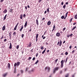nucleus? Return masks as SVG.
<instances>
[{
  "instance_id": "obj_55",
  "label": "nucleus",
  "mask_w": 77,
  "mask_h": 77,
  "mask_svg": "<svg viewBox=\"0 0 77 77\" xmlns=\"http://www.w3.org/2000/svg\"><path fill=\"white\" fill-rule=\"evenodd\" d=\"M63 3H64L63 2H62L61 3V5H63Z\"/></svg>"
},
{
  "instance_id": "obj_37",
  "label": "nucleus",
  "mask_w": 77,
  "mask_h": 77,
  "mask_svg": "<svg viewBox=\"0 0 77 77\" xmlns=\"http://www.w3.org/2000/svg\"><path fill=\"white\" fill-rule=\"evenodd\" d=\"M31 59H32V57H29V58L28 60H30Z\"/></svg>"
},
{
  "instance_id": "obj_35",
  "label": "nucleus",
  "mask_w": 77,
  "mask_h": 77,
  "mask_svg": "<svg viewBox=\"0 0 77 77\" xmlns=\"http://www.w3.org/2000/svg\"><path fill=\"white\" fill-rule=\"evenodd\" d=\"M14 73H15V72H16V71H17V70L15 69V68H14Z\"/></svg>"
},
{
  "instance_id": "obj_24",
  "label": "nucleus",
  "mask_w": 77,
  "mask_h": 77,
  "mask_svg": "<svg viewBox=\"0 0 77 77\" xmlns=\"http://www.w3.org/2000/svg\"><path fill=\"white\" fill-rule=\"evenodd\" d=\"M64 17H65V16H61V18H62V19H63V18H64Z\"/></svg>"
},
{
  "instance_id": "obj_48",
  "label": "nucleus",
  "mask_w": 77,
  "mask_h": 77,
  "mask_svg": "<svg viewBox=\"0 0 77 77\" xmlns=\"http://www.w3.org/2000/svg\"><path fill=\"white\" fill-rule=\"evenodd\" d=\"M18 23H17L15 26L17 27V26H18Z\"/></svg>"
},
{
  "instance_id": "obj_60",
  "label": "nucleus",
  "mask_w": 77,
  "mask_h": 77,
  "mask_svg": "<svg viewBox=\"0 0 77 77\" xmlns=\"http://www.w3.org/2000/svg\"><path fill=\"white\" fill-rule=\"evenodd\" d=\"M67 37L68 38H69V36H70V35H67Z\"/></svg>"
},
{
  "instance_id": "obj_34",
  "label": "nucleus",
  "mask_w": 77,
  "mask_h": 77,
  "mask_svg": "<svg viewBox=\"0 0 77 77\" xmlns=\"http://www.w3.org/2000/svg\"><path fill=\"white\" fill-rule=\"evenodd\" d=\"M19 48V45H17V49L18 50Z\"/></svg>"
},
{
  "instance_id": "obj_7",
  "label": "nucleus",
  "mask_w": 77,
  "mask_h": 77,
  "mask_svg": "<svg viewBox=\"0 0 77 77\" xmlns=\"http://www.w3.org/2000/svg\"><path fill=\"white\" fill-rule=\"evenodd\" d=\"M31 45H32V42H30L28 45L27 46V47L29 48V47H31Z\"/></svg>"
},
{
  "instance_id": "obj_62",
  "label": "nucleus",
  "mask_w": 77,
  "mask_h": 77,
  "mask_svg": "<svg viewBox=\"0 0 77 77\" xmlns=\"http://www.w3.org/2000/svg\"><path fill=\"white\" fill-rule=\"evenodd\" d=\"M65 42H66V41H64L63 42V44H65Z\"/></svg>"
},
{
  "instance_id": "obj_59",
  "label": "nucleus",
  "mask_w": 77,
  "mask_h": 77,
  "mask_svg": "<svg viewBox=\"0 0 77 77\" xmlns=\"http://www.w3.org/2000/svg\"><path fill=\"white\" fill-rule=\"evenodd\" d=\"M55 25H54L53 28H54V29H55Z\"/></svg>"
},
{
  "instance_id": "obj_53",
  "label": "nucleus",
  "mask_w": 77,
  "mask_h": 77,
  "mask_svg": "<svg viewBox=\"0 0 77 77\" xmlns=\"http://www.w3.org/2000/svg\"><path fill=\"white\" fill-rule=\"evenodd\" d=\"M46 38V36H44L43 38V39H45V38Z\"/></svg>"
},
{
  "instance_id": "obj_49",
  "label": "nucleus",
  "mask_w": 77,
  "mask_h": 77,
  "mask_svg": "<svg viewBox=\"0 0 77 77\" xmlns=\"http://www.w3.org/2000/svg\"><path fill=\"white\" fill-rule=\"evenodd\" d=\"M77 24V23L76 22H75L73 23V26H74V25H75V24Z\"/></svg>"
},
{
  "instance_id": "obj_26",
  "label": "nucleus",
  "mask_w": 77,
  "mask_h": 77,
  "mask_svg": "<svg viewBox=\"0 0 77 77\" xmlns=\"http://www.w3.org/2000/svg\"><path fill=\"white\" fill-rule=\"evenodd\" d=\"M11 33H12V32H10L9 33V36L10 37H11Z\"/></svg>"
},
{
  "instance_id": "obj_30",
  "label": "nucleus",
  "mask_w": 77,
  "mask_h": 77,
  "mask_svg": "<svg viewBox=\"0 0 77 77\" xmlns=\"http://www.w3.org/2000/svg\"><path fill=\"white\" fill-rule=\"evenodd\" d=\"M66 7V5H64L63 6V8H64V9H65V8Z\"/></svg>"
},
{
  "instance_id": "obj_25",
  "label": "nucleus",
  "mask_w": 77,
  "mask_h": 77,
  "mask_svg": "<svg viewBox=\"0 0 77 77\" xmlns=\"http://www.w3.org/2000/svg\"><path fill=\"white\" fill-rule=\"evenodd\" d=\"M38 61H39V60H37V61L35 63V64H37V63H38Z\"/></svg>"
},
{
  "instance_id": "obj_44",
  "label": "nucleus",
  "mask_w": 77,
  "mask_h": 77,
  "mask_svg": "<svg viewBox=\"0 0 77 77\" xmlns=\"http://www.w3.org/2000/svg\"><path fill=\"white\" fill-rule=\"evenodd\" d=\"M67 59H68V57H67L66 58V60H65V63H66V62H67Z\"/></svg>"
},
{
  "instance_id": "obj_33",
  "label": "nucleus",
  "mask_w": 77,
  "mask_h": 77,
  "mask_svg": "<svg viewBox=\"0 0 77 77\" xmlns=\"http://www.w3.org/2000/svg\"><path fill=\"white\" fill-rule=\"evenodd\" d=\"M24 34H22L21 37H22V38H23V37H24Z\"/></svg>"
},
{
  "instance_id": "obj_52",
  "label": "nucleus",
  "mask_w": 77,
  "mask_h": 77,
  "mask_svg": "<svg viewBox=\"0 0 77 77\" xmlns=\"http://www.w3.org/2000/svg\"><path fill=\"white\" fill-rule=\"evenodd\" d=\"M3 35H2V37L1 38V39H3Z\"/></svg>"
},
{
  "instance_id": "obj_64",
  "label": "nucleus",
  "mask_w": 77,
  "mask_h": 77,
  "mask_svg": "<svg viewBox=\"0 0 77 77\" xmlns=\"http://www.w3.org/2000/svg\"><path fill=\"white\" fill-rule=\"evenodd\" d=\"M46 13H47V11H45V14H46Z\"/></svg>"
},
{
  "instance_id": "obj_19",
  "label": "nucleus",
  "mask_w": 77,
  "mask_h": 77,
  "mask_svg": "<svg viewBox=\"0 0 77 77\" xmlns=\"http://www.w3.org/2000/svg\"><path fill=\"white\" fill-rule=\"evenodd\" d=\"M47 24H48V25H50V24H51V22L49 21L48 22Z\"/></svg>"
},
{
  "instance_id": "obj_63",
  "label": "nucleus",
  "mask_w": 77,
  "mask_h": 77,
  "mask_svg": "<svg viewBox=\"0 0 77 77\" xmlns=\"http://www.w3.org/2000/svg\"><path fill=\"white\" fill-rule=\"evenodd\" d=\"M27 7L28 8H30V6H29V5H27Z\"/></svg>"
},
{
  "instance_id": "obj_61",
  "label": "nucleus",
  "mask_w": 77,
  "mask_h": 77,
  "mask_svg": "<svg viewBox=\"0 0 77 77\" xmlns=\"http://www.w3.org/2000/svg\"><path fill=\"white\" fill-rule=\"evenodd\" d=\"M38 53H37L36 54V57H37L38 56Z\"/></svg>"
},
{
  "instance_id": "obj_14",
  "label": "nucleus",
  "mask_w": 77,
  "mask_h": 77,
  "mask_svg": "<svg viewBox=\"0 0 77 77\" xmlns=\"http://www.w3.org/2000/svg\"><path fill=\"white\" fill-rule=\"evenodd\" d=\"M10 47H9V48H10V49H11V48H12V44H11V43L10 42Z\"/></svg>"
},
{
  "instance_id": "obj_58",
  "label": "nucleus",
  "mask_w": 77,
  "mask_h": 77,
  "mask_svg": "<svg viewBox=\"0 0 77 77\" xmlns=\"http://www.w3.org/2000/svg\"><path fill=\"white\" fill-rule=\"evenodd\" d=\"M72 47V46L71 45L70 47H69V48H70V49H71V47Z\"/></svg>"
},
{
  "instance_id": "obj_21",
  "label": "nucleus",
  "mask_w": 77,
  "mask_h": 77,
  "mask_svg": "<svg viewBox=\"0 0 77 77\" xmlns=\"http://www.w3.org/2000/svg\"><path fill=\"white\" fill-rule=\"evenodd\" d=\"M39 36V35L38 34H37L36 35V38H38V36Z\"/></svg>"
},
{
  "instance_id": "obj_10",
  "label": "nucleus",
  "mask_w": 77,
  "mask_h": 77,
  "mask_svg": "<svg viewBox=\"0 0 77 77\" xmlns=\"http://www.w3.org/2000/svg\"><path fill=\"white\" fill-rule=\"evenodd\" d=\"M13 10H14V9L11 8L9 10V12H11V13H12L13 12Z\"/></svg>"
},
{
  "instance_id": "obj_6",
  "label": "nucleus",
  "mask_w": 77,
  "mask_h": 77,
  "mask_svg": "<svg viewBox=\"0 0 77 77\" xmlns=\"http://www.w3.org/2000/svg\"><path fill=\"white\" fill-rule=\"evenodd\" d=\"M47 69H48V72H49L50 69V67H46L45 68V70H47Z\"/></svg>"
},
{
  "instance_id": "obj_1",
  "label": "nucleus",
  "mask_w": 77,
  "mask_h": 77,
  "mask_svg": "<svg viewBox=\"0 0 77 77\" xmlns=\"http://www.w3.org/2000/svg\"><path fill=\"white\" fill-rule=\"evenodd\" d=\"M60 42L58 41V42L57 44V45H59L60 47H61V46L62 45V41L61 40H60Z\"/></svg>"
},
{
  "instance_id": "obj_43",
  "label": "nucleus",
  "mask_w": 77,
  "mask_h": 77,
  "mask_svg": "<svg viewBox=\"0 0 77 77\" xmlns=\"http://www.w3.org/2000/svg\"><path fill=\"white\" fill-rule=\"evenodd\" d=\"M66 29V28H64L63 29V32L64 31H65V30Z\"/></svg>"
},
{
  "instance_id": "obj_36",
  "label": "nucleus",
  "mask_w": 77,
  "mask_h": 77,
  "mask_svg": "<svg viewBox=\"0 0 77 77\" xmlns=\"http://www.w3.org/2000/svg\"><path fill=\"white\" fill-rule=\"evenodd\" d=\"M75 19H77V15H75Z\"/></svg>"
},
{
  "instance_id": "obj_2",
  "label": "nucleus",
  "mask_w": 77,
  "mask_h": 77,
  "mask_svg": "<svg viewBox=\"0 0 77 77\" xmlns=\"http://www.w3.org/2000/svg\"><path fill=\"white\" fill-rule=\"evenodd\" d=\"M59 69V67H56L55 69H54L53 71V74H55L56 73V72Z\"/></svg>"
},
{
  "instance_id": "obj_56",
  "label": "nucleus",
  "mask_w": 77,
  "mask_h": 77,
  "mask_svg": "<svg viewBox=\"0 0 77 77\" xmlns=\"http://www.w3.org/2000/svg\"><path fill=\"white\" fill-rule=\"evenodd\" d=\"M7 41V39H5L4 40V42H6Z\"/></svg>"
},
{
  "instance_id": "obj_32",
  "label": "nucleus",
  "mask_w": 77,
  "mask_h": 77,
  "mask_svg": "<svg viewBox=\"0 0 77 77\" xmlns=\"http://www.w3.org/2000/svg\"><path fill=\"white\" fill-rule=\"evenodd\" d=\"M65 55H68V52H66L65 53Z\"/></svg>"
},
{
  "instance_id": "obj_20",
  "label": "nucleus",
  "mask_w": 77,
  "mask_h": 77,
  "mask_svg": "<svg viewBox=\"0 0 77 77\" xmlns=\"http://www.w3.org/2000/svg\"><path fill=\"white\" fill-rule=\"evenodd\" d=\"M76 26L74 27L72 29V31H73V30H74V29H76Z\"/></svg>"
},
{
  "instance_id": "obj_18",
  "label": "nucleus",
  "mask_w": 77,
  "mask_h": 77,
  "mask_svg": "<svg viewBox=\"0 0 77 77\" xmlns=\"http://www.w3.org/2000/svg\"><path fill=\"white\" fill-rule=\"evenodd\" d=\"M20 18L22 20L23 19V15L22 14H21V15H20Z\"/></svg>"
},
{
  "instance_id": "obj_15",
  "label": "nucleus",
  "mask_w": 77,
  "mask_h": 77,
  "mask_svg": "<svg viewBox=\"0 0 77 77\" xmlns=\"http://www.w3.org/2000/svg\"><path fill=\"white\" fill-rule=\"evenodd\" d=\"M23 26H22L21 27V28L20 30V32H21V31H22V30H23Z\"/></svg>"
},
{
  "instance_id": "obj_4",
  "label": "nucleus",
  "mask_w": 77,
  "mask_h": 77,
  "mask_svg": "<svg viewBox=\"0 0 77 77\" xmlns=\"http://www.w3.org/2000/svg\"><path fill=\"white\" fill-rule=\"evenodd\" d=\"M65 60H62L61 61V68H63V63L65 62Z\"/></svg>"
},
{
  "instance_id": "obj_12",
  "label": "nucleus",
  "mask_w": 77,
  "mask_h": 77,
  "mask_svg": "<svg viewBox=\"0 0 77 77\" xmlns=\"http://www.w3.org/2000/svg\"><path fill=\"white\" fill-rule=\"evenodd\" d=\"M27 25V21H26L25 24L24 25L25 27H26Z\"/></svg>"
},
{
  "instance_id": "obj_31",
  "label": "nucleus",
  "mask_w": 77,
  "mask_h": 77,
  "mask_svg": "<svg viewBox=\"0 0 77 77\" xmlns=\"http://www.w3.org/2000/svg\"><path fill=\"white\" fill-rule=\"evenodd\" d=\"M57 60H58V59H57L55 60V63H57Z\"/></svg>"
},
{
  "instance_id": "obj_41",
  "label": "nucleus",
  "mask_w": 77,
  "mask_h": 77,
  "mask_svg": "<svg viewBox=\"0 0 77 77\" xmlns=\"http://www.w3.org/2000/svg\"><path fill=\"white\" fill-rule=\"evenodd\" d=\"M60 74H62V71L60 70Z\"/></svg>"
},
{
  "instance_id": "obj_51",
  "label": "nucleus",
  "mask_w": 77,
  "mask_h": 77,
  "mask_svg": "<svg viewBox=\"0 0 77 77\" xmlns=\"http://www.w3.org/2000/svg\"><path fill=\"white\" fill-rule=\"evenodd\" d=\"M42 1V0H39L38 1L39 3H41Z\"/></svg>"
},
{
  "instance_id": "obj_50",
  "label": "nucleus",
  "mask_w": 77,
  "mask_h": 77,
  "mask_svg": "<svg viewBox=\"0 0 77 77\" xmlns=\"http://www.w3.org/2000/svg\"><path fill=\"white\" fill-rule=\"evenodd\" d=\"M75 51L74 50H73V51H72V53H74Z\"/></svg>"
},
{
  "instance_id": "obj_11",
  "label": "nucleus",
  "mask_w": 77,
  "mask_h": 77,
  "mask_svg": "<svg viewBox=\"0 0 77 77\" xmlns=\"http://www.w3.org/2000/svg\"><path fill=\"white\" fill-rule=\"evenodd\" d=\"M8 11L7 10H6V9H5L4 10V11H3V13H4V14H6V13Z\"/></svg>"
},
{
  "instance_id": "obj_39",
  "label": "nucleus",
  "mask_w": 77,
  "mask_h": 77,
  "mask_svg": "<svg viewBox=\"0 0 77 77\" xmlns=\"http://www.w3.org/2000/svg\"><path fill=\"white\" fill-rule=\"evenodd\" d=\"M72 35H73V34H72V33L70 35V37H72Z\"/></svg>"
},
{
  "instance_id": "obj_8",
  "label": "nucleus",
  "mask_w": 77,
  "mask_h": 77,
  "mask_svg": "<svg viewBox=\"0 0 77 77\" xmlns=\"http://www.w3.org/2000/svg\"><path fill=\"white\" fill-rule=\"evenodd\" d=\"M60 35V34L59 32H57L56 34V36H58V37H59Z\"/></svg>"
},
{
  "instance_id": "obj_3",
  "label": "nucleus",
  "mask_w": 77,
  "mask_h": 77,
  "mask_svg": "<svg viewBox=\"0 0 77 77\" xmlns=\"http://www.w3.org/2000/svg\"><path fill=\"white\" fill-rule=\"evenodd\" d=\"M20 65V62H18L17 63H15L14 64V66L16 67V66H19Z\"/></svg>"
},
{
  "instance_id": "obj_47",
  "label": "nucleus",
  "mask_w": 77,
  "mask_h": 77,
  "mask_svg": "<svg viewBox=\"0 0 77 77\" xmlns=\"http://www.w3.org/2000/svg\"><path fill=\"white\" fill-rule=\"evenodd\" d=\"M35 57H34L32 59V60H35Z\"/></svg>"
},
{
  "instance_id": "obj_42",
  "label": "nucleus",
  "mask_w": 77,
  "mask_h": 77,
  "mask_svg": "<svg viewBox=\"0 0 77 77\" xmlns=\"http://www.w3.org/2000/svg\"><path fill=\"white\" fill-rule=\"evenodd\" d=\"M17 27L16 26H15V27H14V30H17Z\"/></svg>"
},
{
  "instance_id": "obj_38",
  "label": "nucleus",
  "mask_w": 77,
  "mask_h": 77,
  "mask_svg": "<svg viewBox=\"0 0 77 77\" xmlns=\"http://www.w3.org/2000/svg\"><path fill=\"white\" fill-rule=\"evenodd\" d=\"M41 50H43V49L44 48V47L43 46H42L41 47V48H40Z\"/></svg>"
},
{
  "instance_id": "obj_23",
  "label": "nucleus",
  "mask_w": 77,
  "mask_h": 77,
  "mask_svg": "<svg viewBox=\"0 0 77 77\" xmlns=\"http://www.w3.org/2000/svg\"><path fill=\"white\" fill-rule=\"evenodd\" d=\"M7 16V14L5 15V16L4 17V20H6V17Z\"/></svg>"
},
{
  "instance_id": "obj_46",
  "label": "nucleus",
  "mask_w": 77,
  "mask_h": 77,
  "mask_svg": "<svg viewBox=\"0 0 77 77\" xmlns=\"http://www.w3.org/2000/svg\"><path fill=\"white\" fill-rule=\"evenodd\" d=\"M23 17H24V18H26V14H23Z\"/></svg>"
},
{
  "instance_id": "obj_45",
  "label": "nucleus",
  "mask_w": 77,
  "mask_h": 77,
  "mask_svg": "<svg viewBox=\"0 0 77 77\" xmlns=\"http://www.w3.org/2000/svg\"><path fill=\"white\" fill-rule=\"evenodd\" d=\"M33 49H32L31 50V53H33Z\"/></svg>"
},
{
  "instance_id": "obj_29",
  "label": "nucleus",
  "mask_w": 77,
  "mask_h": 77,
  "mask_svg": "<svg viewBox=\"0 0 77 77\" xmlns=\"http://www.w3.org/2000/svg\"><path fill=\"white\" fill-rule=\"evenodd\" d=\"M16 35V32H14L13 33V36H15Z\"/></svg>"
},
{
  "instance_id": "obj_27",
  "label": "nucleus",
  "mask_w": 77,
  "mask_h": 77,
  "mask_svg": "<svg viewBox=\"0 0 77 77\" xmlns=\"http://www.w3.org/2000/svg\"><path fill=\"white\" fill-rule=\"evenodd\" d=\"M45 52V50H44L42 52V54H44Z\"/></svg>"
},
{
  "instance_id": "obj_22",
  "label": "nucleus",
  "mask_w": 77,
  "mask_h": 77,
  "mask_svg": "<svg viewBox=\"0 0 77 77\" xmlns=\"http://www.w3.org/2000/svg\"><path fill=\"white\" fill-rule=\"evenodd\" d=\"M47 12L48 13H49L50 11H49V8H48L47 9Z\"/></svg>"
},
{
  "instance_id": "obj_5",
  "label": "nucleus",
  "mask_w": 77,
  "mask_h": 77,
  "mask_svg": "<svg viewBox=\"0 0 77 77\" xmlns=\"http://www.w3.org/2000/svg\"><path fill=\"white\" fill-rule=\"evenodd\" d=\"M7 75H8V72H6L3 75L2 77H6V76H7Z\"/></svg>"
},
{
  "instance_id": "obj_13",
  "label": "nucleus",
  "mask_w": 77,
  "mask_h": 77,
  "mask_svg": "<svg viewBox=\"0 0 77 77\" xmlns=\"http://www.w3.org/2000/svg\"><path fill=\"white\" fill-rule=\"evenodd\" d=\"M5 29H6V26H5V25H4L3 26V27H2V30H5Z\"/></svg>"
},
{
  "instance_id": "obj_9",
  "label": "nucleus",
  "mask_w": 77,
  "mask_h": 77,
  "mask_svg": "<svg viewBox=\"0 0 77 77\" xmlns=\"http://www.w3.org/2000/svg\"><path fill=\"white\" fill-rule=\"evenodd\" d=\"M68 12H67V13L66 14L65 17L64 18V20H65V19H66V18L67 15H68Z\"/></svg>"
},
{
  "instance_id": "obj_17",
  "label": "nucleus",
  "mask_w": 77,
  "mask_h": 77,
  "mask_svg": "<svg viewBox=\"0 0 77 77\" xmlns=\"http://www.w3.org/2000/svg\"><path fill=\"white\" fill-rule=\"evenodd\" d=\"M36 24H37V26L39 25V23H38V20H36Z\"/></svg>"
},
{
  "instance_id": "obj_40",
  "label": "nucleus",
  "mask_w": 77,
  "mask_h": 77,
  "mask_svg": "<svg viewBox=\"0 0 77 77\" xmlns=\"http://www.w3.org/2000/svg\"><path fill=\"white\" fill-rule=\"evenodd\" d=\"M20 72H21V73L23 74V70H20Z\"/></svg>"
},
{
  "instance_id": "obj_28",
  "label": "nucleus",
  "mask_w": 77,
  "mask_h": 77,
  "mask_svg": "<svg viewBox=\"0 0 77 77\" xmlns=\"http://www.w3.org/2000/svg\"><path fill=\"white\" fill-rule=\"evenodd\" d=\"M28 72L29 74H32V72L31 71H29Z\"/></svg>"
},
{
  "instance_id": "obj_57",
  "label": "nucleus",
  "mask_w": 77,
  "mask_h": 77,
  "mask_svg": "<svg viewBox=\"0 0 77 77\" xmlns=\"http://www.w3.org/2000/svg\"><path fill=\"white\" fill-rule=\"evenodd\" d=\"M3 1H4V0H1L0 2H1V3H2V2H3Z\"/></svg>"
},
{
  "instance_id": "obj_16",
  "label": "nucleus",
  "mask_w": 77,
  "mask_h": 77,
  "mask_svg": "<svg viewBox=\"0 0 77 77\" xmlns=\"http://www.w3.org/2000/svg\"><path fill=\"white\" fill-rule=\"evenodd\" d=\"M8 67L9 68V69H10V67H11L10 63H8Z\"/></svg>"
},
{
  "instance_id": "obj_54",
  "label": "nucleus",
  "mask_w": 77,
  "mask_h": 77,
  "mask_svg": "<svg viewBox=\"0 0 77 77\" xmlns=\"http://www.w3.org/2000/svg\"><path fill=\"white\" fill-rule=\"evenodd\" d=\"M65 77H68V74H67L65 76Z\"/></svg>"
}]
</instances>
